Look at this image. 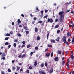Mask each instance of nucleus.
Wrapping results in <instances>:
<instances>
[{
    "mask_svg": "<svg viewBox=\"0 0 74 74\" xmlns=\"http://www.w3.org/2000/svg\"><path fill=\"white\" fill-rule=\"evenodd\" d=\"M40 66L41 67H44V63H41V64L40 65Z\"/></svg>",
    "mask_w": 74,
    "mask_h": 74,
    "instance_id": "obj_13",
    "label": "nucleus"
},
{
    "mask_svg": "<svg viewBox=\"0 0 74 74\" xmlns=\"http://www.w3.org/2000/svg\"><path fill=\"white\" fill-rule=\"evenodd\" d=\"M35 50H37L38 49V48L37 47H36L35 48Z\"/></svg>",
    "mask_w": 74,
    "mask_h": 74,
    "instance_id": "obj_38",
    "label": "nucleus"
},
{
    "mask_svg": "<svg viewBox=\"0 0 74 74\" xmlns=\"http://www.w3.org/2000/svg\"><path fill=\"white\" fill-rule=\"evenodd\" d=\"M66 66L68 69H69V62L66 63Z\"/></svg>",
    "mask_w": 74,
    "mask_h": 74,
    "instance_id": "obj_18",
    "label": "nucleus"
},
{
    "mask_svg": "<svg viewBox=\"0 0 74 74\" xmlns=\"http://www.w3.org/2000/svg\"><path fill=\"white\" fill-rule=\"evenodd\" d=\"M1 74H5V73H4V72L3 71H2L1 72Z\"/></svg>",
    "mask_w": 74,
    "mask_h": 74,
    "instance_id": "obj_64",
    "label": "nucleus"
},
{
    "mask_svg": "<svg viewBox=\"0 0 74 74\" xmlns=\"http://www.w3.org/2000/svg\"><path fill=\"white\" fill-rule=\"evenodd\" d=\"M2 59H3V60H5V57L3 56L2 58Z\"/></svg>",
    "mask_w": 74,
    "mask_h": 74,
    "instance_id": "obj_41",
    "label": "nucleus"
},
{
    "mask_svg": "<svg viewBox=\"0 0 74 74\" xmlns=\"http://www.w3.org/2000/svg\"><path fill=\"white\" fill-rule=\"evenodd\" d=\"M57 53L58 54H59V55H61V52L59 50H58L57 51Z\"/></svg>",
    "mask_w": 74,
    "mask_h": 74,
    "instance_id": "obj_9",
    "label": "nucleus"
},
{
    "mask_svg": "<svg viewBox=\"0 0 74 74\" xmlns=\"http://www.w3.org/2000/svg\"><path fill=\"white\" fill-rule=\"evenodd\" d=\"M40 37L39 36H38L37 38V40H40Z\"/></svg>",
    "mask_w": 74,
    "mask_h": 74,
    "instance_id": "obj_16",
    "label": "nucleus"
},
{
    "mask_svg": "<svg viewBox=\"0 0 74 74\" xmlns=\"http://www.w3.org/2000/svg\"><path fill=\"white\" fill-rule=\"evenodd\" d=\"M53 72V69L51 68L50 70V73H52Z\"/></svg>",
    "mask_w": 74,
    "mask_h": 74,
    "instance_id": "obj_31",
    "label": "nucleus"
},
{
    "mask_svg": "<svg viewBox=\"0 0 74 74\" xmlns=\"http://www.w3.org/2000/svg\"><path fill=\"white\" fill-rule=\"evenodd\" d=\"M8 72H9L10 73L11 72V69H10V68L8 69Z\"/></svg>",
    "mask_w": 74,
    "mask_h": 74,
    "instance_id": "obj_24",
    "label": "nucleus"
},
{
    "mask_svg": "<svg viewBox=\"0 0 74 74\" xmlns=\"http://www.w3.org/2000/svg\"><path fill=\"white\" fill-rule=\"evenodd\" d=\"M31 47V45H27V48H29Z\"/></svg>",
    "mask_w": 74,
    "mask_h": 74,
    "instance_id": "obj_27",
    "label": "nucleus"
},
{
    "mask_svg": "<svg viewBox=\"0 0 74 74\" xmlns=\"http://www.w3.org/2000/svg\"><path fill=\"white\" fill-rule=\"evenodd\" d=\"M38 22L39 23L41 24L42 23V21L41 20H39Z\"/></svg>",
    "mask_w": 74,
    "mask_h": 74,
    "instance_id": "obj_29",
    "label": "nucleus"
},
{
    "mask_svg": "<svg viewBox=\"0 0 74 74\" xmlns=\"http://www.w3.org/2000/svg\"><path fill=\"white\" fill-rule=\"evenodd\" d=\"M50 53H47L46 54V56H47V57H48V56H50Z\"/></svg>",
    "mask_w": 74,
    "mask_h": 74,
    "instance_id": "obj_12",
    "label": "nucleus"
},
{
    "mask_svg": "<svg viewBox=\"0 0 74 74\" xmlns=\"http://www.w3.org/2000/svg\"><path fill=\"white\" fill-rule=\"evenodd\" d=\"M25 32L26 34H28L29 33V31H25Z\"/></svg>",
    "mask_w": 74,
    "mask_h": 74,
    "instance_id": "obj_28",
    "label": "nucleus"
},
{
    "mask_svg": "<svg viewBox=\"0 0 74 74\" xmlns=\"http://www.w3.org/2000/svg\"><path fill=\"white\" fill-rule=\"evenodd\" d=\"M48 11V10H45V13H47V12Z\"/></svg>",
    "mask_w": 74,
    "mask_h": 74,
    "instance_id": "obj_43",
    "label": "nucleus"
},
{
    "mask_svg": "<svg viewBox=\"0 0 74 74\" xmlns=\"http://www.w3.org/2000/svg\"><path fill=\"white\" fill-rule=\"evenodd\" d=\"M63 11L60 12L59 13V15H60V16H61V15H64H64H62V14H63Z\"/></svg>",
    "mask_w": 74,
    "mask_h": 74,
    "instance_id": "obj_4",
    "label": "nucleus"
},
{
    "mask_svg": "<svg viewBox=\"0 0 74 74\" xmlns=\"http://www.w3.org/2000/svg\"><path fill=\"white\" fill-rule=\"evenodd\" d=\"M10 34L7 33L6 35V36H10Z\"/></svg>",
    "mask_w": 74,
    "mask_h": 74,
    "instance_id": "obj_25",
    "label": "nucleus"
},
{
    "mask_svg": "<svg viewBox=\"0 0 74 74\" xmlns=\"http://www.w3.org/2000/svg\"><path fill=\"white\" fill-rule=\"evenodd\" d=\"M59 40H60V37H58L57 39H56V41H57V42H59Z\"/></svg>",
    "mask_w": 74,
    "mask_h": 74,
    "instance_id": "obj_6",
    "label": "nucleus"
},
{
    "mask_svg": "<svg viewBox=\"0 0 74 74\" xmlns=\"http://www.w3.org/2000/svg\"><path fill=\"white\" fill-rule=\"evenodd\" d=\"M16 69V67H15V66H13L12 68V69L13 71H15V70Z\"/></svg>",
    "mask_w": 74,
    "mask_h": 74,
    "instance_id": "obj_10",
    "label": "nucleus"
},
{
    "mask_svg": "<svg viewBox=\"0 0 74 74\" xmlns=\"http://www.w3.org/2000/svg\"><path fill=\"white\" fill-rule=\"evenodd\" d=\"M23 71V69H21L20 70V72H21V71Z\"/></svg>",
    "mask_w": 74,
    "mask_h": 74,
    "instance_id": "obj_59",
    "label": "nucleus"
},
{
    "mask_svg": "<svg viewBox=\"0 0 74 74\" xmlns=\"http://www.w3.org/2000/svg\"><path fill=\"white\" fill-rule=\"evenodd\" d=\"M18 57L19 58H21V57H22V55H19L18 56Z\"/></svg>",
    "mask_w": 74,
    "mask_h": 74,
    "instance_id": "obj_51",
    "label": "nucleus"
},
{
    "mask_svg": "<svg viewBox=\"0 0 74 74\" xmlns=\"http://www.w3.org/2000/svg\"><path fill=\"white\" fill-rule=\"evenodd\" d=\"M71 59H74V56H73V55H71Z\"/></svg>",
    "mask_w": 74,
    "mask_h": 74,
    "instance_id": "obj_30",
    "label": "nucleus"
},
{
    "mask_svg": "<svg viewBox=\"0 0 74 74\" xmlns=\"http://www.w3.org/2000/svg\"><path fill=\"white\" fill-rule=\"evenodd\" d=\"M50 41L52 43H55L56 42L55 40L54 39H51Z\"/></svg>",
    "mask_w": 74,
    "mask_h": 74,
    "instance_id": "obj_5",
    "label": "nucleus"
},
{
    "mask_svg": "<svg viewBox=\"0 0 74 74\" xmlns=\"http://www.w3.org/2000/svg\"><path fill=\"white\" fill-rule=\"evenodd\" d=\"M35 23V21H33L32 22V24H34Z\"/></svg>",
    "mask_w": 74,
    "mask_h": 74,
    "instance_id": "obj_44",
    "label": "nucleus"
},
{
    "mask_svg": "<svg viewBox=\"0 0 74 74\" xmlns=\"http://www.w3.org/2000/svg\"><path fill=\"white\" fill-rule=\"evenodd\" d=\"M66 40H67V37L66 36H64L62 39V40L63 42H64L65 44H66V41H67Z\"/></svg>",
    "mask_w": 74,
    "mask_h": 74,
    "instance_id": "obj_1",
    "label": "nucleus"
},
{
    "mask_svg": "<svg viewBox=\"0 0 74 74\" xmlns=\"http://www.w3.org/2000/svg\"><path fill=\"white\" fill-rule=\"evenodd\" d=\"M64 20V15H61L60 17V22H63Z\"/></svg>",
    "mask_w": 74,
    "mask_h": 74,
    "instance_id": "obj_2",
    "label": "nucleus"
},
{
    "mask_svg": "<svg viewBox=\"0 0 74 74\" xmlns=\"http://www.w3.org/2000/svg\"><path fill=\"white\" fill-rule=\"evenodd\" d=\"M48 18V15L44 16L43 17V19H45V18Z\"/></svg>",
    "mask_w": 74,
    "mask_h": 74,
    "instance_id": "obj_36",
    "label": "nucleus"
},
{
    "mask_svg": "<svg viewBox=\"0 0 74 74\" xmlns=\"http://www.w3.org/2000/svg\"><path fill=\"white\" fill-rule=\"evenodd\" d=\"M67 36L69 37L71 36V34H70V32H67Z\"/></svg>",
    "mask_w": 74,
    "mask_h": 74,
    "instance_id": "obj_7",
    "label": "nucleus"
},
{
    "mask_svg": "<svg viewBox=\"0 0 74 74\" xmlns=\"http://www.w3.org/2000/svg\"><path fill=\"white\" fill-rule=\"evenodd\" d=\"M59 25H57L55 26V28H58V27H59Z\"/></svg>",
    "mask_w": 74,
    "mask_h": 74,
    "instance_id": "obj_34",
    "label": "nucleus"
},
{
    "mask_svg": "<svg viewBox=\"0 0 74 74\" xmlns=\"http://www.w3.org/2000/svg\"><path fill=\"white\" fill-rule=\"evenodd\" d=\"M48 22H50V23H52L53 22V19L52 18H48L47 20Z\"/></svg>",
    "mask_w": 74,
    "mask_h": 74,
    "instance_id": "obj_3",
    "label": "nucleus"
},
{
    "mask_svg": "<svg viewBox=\"0 0 74 74\" xmlns=\"http://www.w3.org/2000/svg\"><path fill=\"white\" fill-rule=\"evenodd\" d=\"M10 34H13V33L12 32H10Z\"/></svg>",
    "mask_w": 74,
    "mask_h": 74,
    "instance_id": "obj_58",
    "label": "nucleus"
},
{
    "mask_svg": "<svg viewBox=\"0 0 74 74\" xmlns=\"http://www.w3.org/2000/svg\"><path fill=\"white\" fill-rule=\"evenodd\" d=\"M26 56V54H23L22 56V58L23 59L24 57Z\"/></svg>",
    "mask_w": 74,
    "mask_h": 74,
    "instance_id": "obj_21",
    "label": "nucleus"
},
{
    "mask_svg": "<svg viewBox=\"0 0 74 74\" xmlns=\"http://www.w3.org/2000/svg\"><path fill=\"white\" fill-rule=\"evenodd\" d=\"M14 41L15 42H17L18 41V40L17 39H14Z\"/></svg>",
    "mask_w": 74,
    "mask_h": 74,
    "instance_id": "obj_20",
    "label": "nucleus"
},
{
    "mask_svg": "<svg viewBox=\"0 0 74 74\" xmlns=\"http://www.w3.org/2000/svg\"><path fill=\"white\" fill-rule=\"evenodd\" d=\"M70 41H71V40H70V39L69 38L68 39V42H70Z\"/></svg>",
    "mask_w": 74,
    "mask_h": 74,
    "instance_id": "obj_60",
    "label": "nucleus"
},
{
    "mask_svg": "<svg viewBox=\"0 0 74 74\" xmlns=\"http://www.w3.org/2000/svg\"><path fill=\"white\" fill-rule=\"evenodd\" d=\"M48 47H50V48H52V45H50L49 44H48Z\"/></svg>",
    "mask_w": 74,
    "mask_h": 74,
    "instance_id": "obj_19",
    "label": "nucleus"
},
{
    "mask_svg": "<svg viewBox=\"0 0 74 74\" xmlns=\"http://www.w3.org/2000/svg\"><path fill=\"white\" fill-rule=\"evenodd\" d=\"M26 73L27 74H29L30 73V71H29V70H27L26 71Z\"/></svg>",
    "mask_w": 74,
    "mask_h": 74,
    "instance_id": "obj_22",
    "label": "nucleus"
},
{
    "mask_svg": "<svg viewBox=\"0 0 74 74\" xmlns=\"http://www.w3.org/2000/svg\"><path fill=\"white\" fill-rule=\"evenodd\" d=\"M72 29H73V28H74V24H73L72 25Z\"/></svg>",
    "mask_w": 74,
    "mask_h": 74,
    "instance_id": "obj_54",
    "label": "nucleus"
},
{
    "mask_svg": "<svg viewBox=\"0 0 74 74\" xmlns=\"http://www.w3.org/2000/svg\"><path fill=\"white\" fill-rule=\"evenodd\" d=\"M8 44V42H6L5 43V45H7Z\"/></svg>",
    "mask_w": 74,
    "mask_h": 74,
    "instance_id": "obj_47",
    "label": "nucleus"
},
{
    "mask_svg": "<svg viewBox=\"0 0 74 74\" xmlns=\"http://www.w3.org/2000/svg\"><path fill=\"white\" fill-rule=\"evenodd\" d=\"M33 19L34 20V21H36V20H37V17H34Z\"/></svg>",
    "mask_w": 74,
    "mask_h": 74,
    "instance_id": "obj_35",
    "label": "nucleus"
},
{
    "mask_svg": "<svg viewBox=\"0 0 74 74\" xmlns=\"http://www.w3.org/2000/svg\"><path fill=\"white\" fill-rule=\"evenodd\" d=\"M49 33H48L47 35V40H48V36H49Z\"/></svg>",
    "mask_w": 74,
    "mask_h": 74,
    "instance_id": "obj_23",
    "label": "nucleus"
},
{
    "mask_svg": "<svg viewBox=\"0 0 74 74\" xmlns=\"http://www.w3.org/2000/svg\"><path fill=\"white\" fill-rule=\"evenodd\" d=\"M36 9L37 11H39V9H38V7H37Z\"/></svg>",
    "mask_w": 74,
    "mask_h": 74,
    "instance_id": "obj_56",
    "label": "nucleus"
},
{
    "mask_svg": "<svg viewBox=\"0 0 74 74\" xmlns=\"http://www.w3.org/2000/svg\"><path fill=\"white\" fill-rule=\"evenodd\" d=\"M22 25H19V27H22Z\"/></svg>",
    "mask_w": 74,
    "mask_h": 74,
    "instance_id": "obj_63",
    "label": "nucleus"
},
{
    "mask_svg": "<svg viewBox=\"0 0 74 74\" xmlns=\"http://www.w3.org/2000/svg\"><path fill=\"white\" fill-rule=\"evenodd\" d=\"M33 52H31L30 53V55L31 56H32L33 55Z\"/></svg>",
    "mask_w": 74,
    "mask_h": 74,
    "instance_id": "obj_40",
    "label": "nucleus"
},
{
    "mask_svg": "<svg viewBox=\"0 0 74 74\" xmlns=\"http://www.w3.org/2000/svg\"><path fill=\"white\" fill-rule=\"evenodd\" d=\"M17 22H18V23H21V20H20V19H18Z\"/></svg>",
    "mask_w": 74,
    "mask_h": 74,
    "instance_id": "obj_17",
    "label": "nucleus"
},
{
    "mask_svg": "<svg viewBox=\"0 0 74 74\" xmlns=\"http://www.w3.org/2000/svg\"><path fill=\"white\" fill-rule=\"evenodd\" d=\"M35 31L36 33L37 32H38V28L37 27H35Z\"/></svg>",
    "mask_w": 74,
    "mask_h": 74,
    "instance_id": "obj_11",
    "label": "nucleus"
},
{
    "mask_svg": "<svg viewBox=\"0 0 74 74\" xmlns=\"http://www.w3.org/2000/svg\"><path fill=\"white\" fill-rule=\"evenodd\" d=\"M48 49L47 48L45 50V52H47V51H48Z\"/></svg>",
    "mask_w": 74,
    "mask_h": 74,
    "instance_id": "obj_46",
    "label": "nucleus"
},
{
    "mask_svg": "<svg viewBox=\"0 0 74 74\" xmlns=\"http://www.w3.org/2000/svg\"><path fill=\"white\" fill-rule=\"evenodd\" d=\"M25 47V45H23L21 46V48H23V47Z\"/></svg>",
    "mask_w": 74,
    "mask_h": 74,
    "instance_id": "obj_50",
    "label": "nucleus"
},
{
    "mask_svg": "<svg viewBox=\"0 0 74 74\" xmlns=\"http://www.w3.org/2000/svg\"><path fill=\"white\" fill-rule=\"evenodd\" d=\"M20 69V67H17V69L18 70H19Z\"/></svg>",
    "mask_w": 74,
    "mask_h": 74,
    "instance_id": "obj_49",
    "label": "nucleus"
},
{
    "mask_svg": "<svg viewBox=\"0 0 74 74\" xmlns=\"http://www.w3.org/2000/svg\"><path fill=\"white\" fill-rule=\"evenodd\" d=\"M65 61H63L62 62V65H63H63H64V63H65Z\"/></svg>",
    "mask_w": 74,
    "mask_h": 74,
    "instance_id": "obj_32",
    "label": "nucleus"
},
{
    "mask_svg": "<svg viewBox=\"0 0 74 74\" xmlns=\"http://www.w3.org/2000/svg\"><path fill=\"white\" fill-rule=\"evenodd\" d=\"M13 46L14 47H16V43H14L13 44Z\"/></svg>",
    "mask_w": 74,
    "mask_h": 74,
    "instance_id": "obj_45",
    "label": "nucleus"
},
{
    "mask_svg": "<svg viewBox=\"0 0 74 74\" xmlns=\"http://www.w3.org/2000/svg\"><path fill=\"white\" fill-rule=\"evenodd\" d=\"M17 36H18V37H20V36H21V34H20V33H18L17 34Z\"/></svg>",
    "mask_w": 74,
    "mask_h": 74,
    "instance_id": "obj_26",
    "label": "nucleus"
},
{
    "mask_svg": "<svg viewBox=\"0 0 74 74\" xmlns=\"http://www.w3.org/2000/svg\"><path fill=\"white\" fill-rule=\"evenodd\" d=\"M21 16H22V17H25V16L23 14H22Z\"/></svg>",
    "mask_w": 74,
    "mask_h": 74,
    "instance_id": "obj_61",
    "label": "nucleus"
},
{
    "mask_svg": "<svg viewBox=\"0 0 74 74\" xmlns=\"http://www.w3.org/2000/svg\"><path fill=\"white\" fill-rule=\"evenodd\" d=\"M37 65V61H36L35 62H34V65L35 66H36Z\"/></svg>",
    "mask_w": 74,
    "mask_h": 74,
    "instance_id": "obj_14",
    "label": "nucleus"
},
{
    "mask_svg": "<svg viewBox=\"0 0 74 74\" xmlns=\"http://www.w3.org/2000/svg\"><path fill=\"white\" fill-rule=\"evenodd\" d=\"M43 72H42V71H39V74H42Z\"/></svg>",
    "mask_w": 74,
    "mask_h": 74,
    "instance_id": "obj_33",
    "label": "nucleus"
},
{
    "mask_svg": "<svg viewBox=\"0 0 74 74\" xmlns=\"http://www.w3.org/2000/svg\"><path fill=\"white\" fill-rule=\"evenodd\" d=\"M58 57H55L54 58V60L55 61H58Z\"/></svg>",
    "mask_w": 74,
    "mask_h": 74,
    "instance_id": "obj_8",
    "label": "nucleus"
},
{
    "mask_svg": "<svg viewBox=\"0 0 74 74\" xmlns=\"http://www.w3.org/2000/svg\"><path fill=\"white\" fill-rule=\"evenodd\" d=\"M43 12H44V11L42 10L41 11V14H43Z\"/></svg>",
    "mask_w": 74,
    "mask_h": 74,
    "instance_id": "obj_62",
    "label": "nucleus"
},
{
    "mask_svg": "<svg viewBox=\"0 0 74 74\" xmlns=\"http://www.w3.org/2000/svg\"><path fill=\"white\" fill-rule=\"evenodd\" d=\"M22 43L23 44H25V41H23Z\"/></svg>",
    "mask_w": 74,
    "mask_h": 74,
    "instance_id": "obj_57",
    "label": "nucleus"
},
{
    "mask_svg": "<svg viewBox=\"0 0 74 74\" xmlns=\"http://www.w3.org/2000/svg\"><path fill=\"white\" fill-rule=\"evenodd\" d=\"M8 48H10V47H11V45H9L8 47Z\"/></svg>",
    "mask_w": 74,
    "mask_h": 74,
    "instance_id": "obj_55",
    "label": "nucleus"
},
{
    "mask_svg": "<svg viewBox=\"0 0 74 74\" xmlns=\"http://www.w3.org/2000/svg\"><path fill=\"white\" fill-rule=\"evenodd\" d=\"M27 26H24V28L26 30H28V29H27Z\"/></svg>",
    "mask_w": 74,
    "mask_h": 74,
    "instance_id": "obj_15",
    "label": "nucleus"
},
{
    "mask_svg": "<svg viewBox=\"0 0 74 74\" xmlns=\"http://www.w3.org/2000/svg\"><path fill=\"white\" fill-rule=\"evenodd\" d=\"M53 56V52H52L51 53V57H52V56Z\"/></svg>",
    "mask_w": 74,
    "mask_h": 74,
    "instance_id": "obj_37",
    "label": "nucleus"
},
{
    "mask_svg": "<svg viewBox=\"0 0 74 74\" xmlns=\"http://www.w3.org/2000/svg\"><path fill=\"white\" fill-rule=\"evenodd\" d=\"M57 33L58 34H59V33H60V30H58L57 31Z\"/></svg>",
    "mask_w": 74,
    "mask_h": 74,
    "instance_id": "obj_39",
    "label": "nucleus"
},
{
    "mask_svg": "<svg viewBox=\"0 0 74 74\" xmlns=\"http://www.w3.org/2000/svg\"><path fill=\"white\" fill-rule=\"evenodd\" d=\"M32 69V67L31 66H29V70H31Z\"/></svg>",
    "mask_w": 74,
    "mask_h": 74,
    "instance_id": "obj_53",
    "label": "nucleus"
},
{
    "mask_svg": "<svg viewBox=\"0 0 74 74\" xmlns=\"http://www.w3.org/2000/svg\"><path fill=\"white\" fill-rule=\"evenodd\" d=\"M44 23H42L41 24V25H42V26H44Z\"/></svg>",
    "mask_w": 74,
    "mask_h": 74,
    "instance_id": "obj_48",
    "label": "nucleus"
},
{
    "mask_svg": "<svg viewBox=\"0 0 74 74\" xmlns=\"http://www.w3.org/2000/svg\"><path fill=\"white\" fill-rule=\"evenodd\" d=\"M45 65L46 67H47V62L45 63Z\"/></svg>",
    "mask_w": 74,
    "mask_h": 74,
    "instance_id": "obj_42",
    "label": "nucleus"
},
{
    "mask_svg": "<svg viewBox=\"0 0 74 74\" xmlns=\"http://www.w3.org/2000/svg\"><path fill=\"white\" fill-rule=\"evenodd\" d=\"M5 40H8V37L5 38Z\"/></svg>",
    "mask_w": 74,
    "mask_h": 74,
    "instance_id": "obj_52",
    "label": "nucleus"
}]
</instances>
